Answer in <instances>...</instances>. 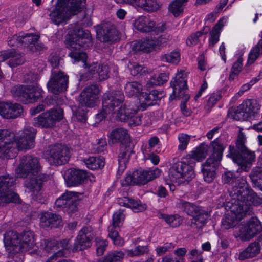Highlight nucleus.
Segmentation results:
<instances>
[{"mask_svg":"<svg viewBox=\"0 0 262 262\" xmlns=\"http://www.w3.org/2000/svg\"><path fill=\"white\" fill-rule=\"evenodd\" d=\"M61 216L55 213L45 212L40 215V226L42 228L57 227L61 225Z\"/></svg>","mask_w":262,"mask_h":262,"instance_id":"nucleus-29","label":"nucleus"},{"mask_svg":"<svg viewBox=\"0 0 262 262\" xmlns=\"http://www.w3.org/2000/svg\"><path fill=\"white\" fill-rule=\"evenodd\" d=\"M168 77L165 74L161 73L152 76L147 82V88L160 85L167 81Z\"/></svg>","mask_w":262,"mask_h":262,"instance_id":"nucleus-51","label":"nucleus"},{"mask_svg":"<svg viewBox=\"0 0 262 262\" xmlns=\"http://www.w3.org/2000/svg\"><path fill=\"white\" fill-rule=\"evenodd\" d=\"M128 67L131 74L133 76H137L139 74L141 75L146 72L145 68L143 67L136 62H129Z\"/></svg>","mask_w":262,"mask_h":262,"instance_id":"nucleus-54","label":"nucleus"},{"mask_svg":"<svg viewBox=\"0 0 262 262\" xmlns=\"http://www.w3.org/2000/svg\"><path fill=\"white\" fill-rule=\"evenodd\" d=\"M71 37L66 40L67 47L71 50L69 56L73 60V62L81 61L83 66L88 70L89 78H95L99 81L105 80L108 77V67L104 64L97 62L87 66V55L82 50L92 45V37L89 30L76 27L70 34Z\"/></svg>","mask_w":262,"mask_h":262,"instance_id":"nucleus-2","label":"nucleus"},{"mask_svg":"<svg viewBox=\"0 0 262 262\" xmlns=\"http://www.w3.org/2000/svg\"><path fill=\"white\" fill-rule=\"evenodd\" d=\"M246 141V138L241 130H239L238 137L236 141V148L237 151L245 149L246 147L245 145Z\"/></svg>","mask_w":262,"mask_h":262,"instance_id":"nucleus-62","label":"nucleus"},{"mask_svg":"<svg viewBox=\"0 0 262 262\" xmlns=\"http://www.w3.org/2000/svg\"><path fill=\"white\" fill-rule=\"evenodd\" d=\"M239 231L241 239L249 241L262 231V225L256 217H252L246 224L242 225Z\"/></svg>","mask_w":262,"mask_h":262,"instance_id":"nucleus-18","label":"nucleus"},{"mask_svg":"<svg viewBox=\"0 0 262 262\" xmlns=\"http://www.w3.org/2000/svg\"><path fill=\"white\" fill-rule=\"evenodd\" d=\"M256 104V102L253 100H249L244 102L237 107L235 111L233 112L230 111L228 114L229 117L238 121L247 120L256 112L255 107Z\"/></svg>","mask_w":262,"mask_h":262,"instance_id":"nucleus-19","label":"nucleus"},{"mask_svg":"<svg viewBox=\"0 0 262 262\" xmlns=\"http://www.w3.org/2000/svg\"><path fill=\"white\" fill-rule=\"evenodd\" d=\"M126 94L129 96H137L139 98L141 91L142 90V85L137 81H131L127 82L124 87Z\"/></svg>","mask_w":262,"mask_h":262,"instance_id":"nucleus-41","label":"nucleus"},{"mask_svg":"<svg viewBox=\"0 0 262 262\" xmlns=\"http://www.w3.org/2000/svg\"><path fill=\"white\" fill-rule=\"evenodd\" d=\"M27 178L25 185L29 192L31 193L33 200L39 203H42V197L40 191L42 187V183L47 179V176L41 174L40 172L37 174H33Z\"/></svg>","mask_w":262,"mask_h":262,"instance_id":"nucleus-14","label":"nucleus"},{"mask_svg":"<svg viewBox=\"0 0 262 262\" xmlns=\"http://www.w3.org/2000/svg\"><path fill=\"white\" fill-rule=\"evenodd\" d=\"M159 142V138L156 136L150 138L148 140V144L145 146L144 154H147L148 152L151 151V149L155 147Z\"/></svg>","mask_w":262,"mask_h":262,"instance_id":"nucleus-64","label":"nucleus"},{"mask_svg":"<svg viewBox=\"0 0 262 262\" xmlns=\"http://www.w3.org/2000/svg\"><path fill=\"white\" fill-rule=\"evenodd\" d=\"M35 245L34 234L30 230H25L19 235L18 246L15 252H26L32 249Z\"/></svg>","mask_w":262,"mask_h":262,"instance_id":"nucleus-27","label":"nucleus"},{"mask_svg":"<svg viewBox=\"0 0 262 262\" xmlns=\"http://www.w3.org/2000/svg\"><path fill=\"white\" fill-rule=\"evenodd\" d=\"M107 243L106 240L98 237L96 238V251L98 255L100 256L103 254Z\"/></svg>","mask_w":262,"mask_h":262,"instance_id":"nucleus-58","label":"nucleus"},{"mask_svg":"<svg viewBox=\"0 0 262 262\" xmlns=\"http://www.w3.org/2000/svg\"><path fill=\"white\" fill-rule=\"evenodd\" d=\"M39 37L37 35L22 33V46L26 47L31 51L34 52L36 49L35 45Z\"/></svg>","mask_w":262,"mask_h":262,"instance_id":"nucleus-43","label":"nucleus"},{"mask_svg":"<svg viewBox=\"0 0 262 262\" xmlns=\"http://www.w3.org/2000/svg\"><path fill=\"white\" fill-rule=\"evenodd\" d=\"M203 32L202 31H198L189 36L186 40V44L189 46H191L196 45L199 42V38L203 34Z\"/></svg>","mask_w":262,"mask_h":262,"instance_id":"nucleus-61","label":"nucleus"},{"mask_svg":"<svg viewBox=\"0 0 262 262\" xmlns=\"http://www.w3.org/2000/svg\"><path fill=\"white\" fill-rule=\"evenodd\" d=\"M86 167L90 169L95 170L103 167L104 165V160L102 158L97 157H89L82 160Z\"/></svg>","mask_w":262,"mask_h":262,"instance_id":"nucleus-44","label":"nucleus"},{"mask_svg":"<svg viewBox=\"0 0 262 262\" xmlns=\"http://www.w3.org/2000/svg\"><path fill=\"white\" fill-rule=\"evenodd\" d=\"M14 96L25 104L34 103L41 96L39 89L33 86L19 85L12 89Z\"/></svg>","mask_w":262,"mask_h":262,"instance_id":"nucleus-11","label":"nucleus"},{"mask_svg":"<svg viewBox=\"0 0 262 262\" xmlns=\"http://www.w3.org/2000/svg\"><path fill=\"white\" fill-rule=\"evenodd\" d=\"M242 68V60L238 58V60L234 63L231 73L229 75V80H233L235 76H236L241 71Z\"/></svg>","mask_w":262,"mask_h":262,"instance_id":"nucleus-57","label":"nucleus"},{"mask_svg":"<svg viewBox=\"0 0 262 262\" xmlns=\"http://www.w3.org/2000/svg\"><path fill=\"white\" fill-rule=\"evenodd\" d=\"M262 246V235L258 237L257 241L250 243L248 246L239 254V259L244 260L252 258L260 253Z\"/></svg>","mask_w":262,"mask_h":262,"instance_id":"nucleus-31","label":"nucleus"},{"mask_svg":"<svg viewBox=\"0 0 262 262\" xmlns=\"http://www.w3.org/2000/svg\"><path fill=\"white\" fill-rule=\"evenodd\" d=\"M68 85V76L63 72L52 71L49 81L47 84L49 91L55 94L66 91Z\"/></svg>","mask_w":262,"mask_h":262,"instance_id":"nucleus-15","label":"nucleus"},{"mask_svg":"<svg viewBox=\"0 0 262 262\" xmlns=\"http://www.w3.org/2000/svg\"><path fill=\"white\" fill-rule=\"evenodd\" d=\"M125 256L122 251H113L109 252L102 260L98 262H122Z\"/></svg>","mask_w":262,"mask_h":262,"instance_id":"nucleus-49","label":"nucleus"},{"mask_svg":"<svg viewBox=\"0 0 262 262\" xmlns=\"http://www.w3.org/2000/svg\"><path fill=\"white\" fill-rule=\"evenodd\" d=\"M178 139L180 142L178 148L179 150H184L187 146L188 143L190 139V137L188 135L181 134L179 135Z\"/></svg>","mask_w":262,"mask_h":262,"instance_id":"nucleus-60","label":"nucleus"},{"mask_svg":"<svg viewBox=\"0 0 262 262\" xmlns=\"http://www.w3.org/2000/svg\"><path fill=\"white\" fill-rule=\"evenodd\" d=\"M213 153L202 164V172L204 180L207 183L211 182L215 176V169L220 165L224 150L222 144L214 140L211 142Z\"/></svg>","mask_w":262,"mask_h":262,"instance_id":"nucleus-7","label":"nucleus"},{"mask_svg":"<svg viewBox=\"0 0 262 262\" xmlns=\"http://www.w3.org/2000/svg\"><path fill=\"white\" fill-rule=\"evenodd\" d=\"M78 198L73 192H66L55 201V205L58 207L67 208L69 213H74L77 210Z\"/></svg>","mask_w":262,"mask_h":262,"instance_id":"nucleus-23","label":"nucleus"},{"mask_svg":"<svg viewBox=\"0 0 262 262\" xmlns=\"http://www.w3.org/2000/svg\"><path fill=\"white\" fill-rule=\"evenodd\" d=\"M124 95L120 92L106 93L103 95L102 111L96 115L99 121L109 116L121 121L126 122L130 127L142 124L143 116L137 114L136 108L133 103L123 104Z\"/></svg>","mask_w":262,"mask_h":262,"instance_id":"nucleus-3","label":"nucleus"},{"mask_svg":"<svg viewBox=\"0 0 262 262\" xmlns=\"http://www.w3.org/2000/svg\"><path fill=\"white\" fill-rule=\"evenodd\" d=\"M41 248L48 252H55L60 249L59 241L55 239H43L41 242Z\"/></svg>","mask_w":262,"mask_h":262,"instance_id":"nucleus-50","label":"nucleus"},{"mask_svg":"<svg viewBox=\"0 0 262 262\" xmlns=\"http://www.w3.org/2000/svg\"><path fill=\"white\" fill-rule=\"evenodd\" d=\"M87 177L88 174L85 171L76 169H70L64 174L65 180L71 186L81 184Z\"/></svg>","mask_w":262,"mask_h":262,"instance_id":"nucleus-28","label":"nucleus"},{"mask_svg":"<svg viewBox=\"0 0 262 262\" xmlns=\"http://www.w3.org/2000/svg\"><path fill=\"white\" fill-rule=\"evenodd\" d=\"M22 41V33L14 35L8 38V43L10 46H21Z\"/></svg>","mask_w":262,"mask_h":262,"instance_id":"nucleus-59","label":"nucleus"},{"mask_svg":"<svg viewBox=\"0 0 262 262\" xmlns=\"http://www.w3.org/2000/svg\"><path fill=\"white\" fill-rule=\"evenodd\" d=\"M171 85L173 88V94L176 97L178 98H184L185 100H189V95L186 93L188 88L187 74L184 71H178L171 81Z\"/></svg>","mask_w":262,"mask_h":262,"instance_id":"nucleus-17","label":"nucleus"},{"mask_svg":"<svg viewBox=\"0 0 262 262\" xmlns=\"http://www.w3.org/2000/svg\"><path fill=\"white\" fill-rule=\"evenodd\" d=\"M174 247V245L172 243H166L162 246H157L155 249V251L157 255L161 256L167 252L172 251Z\"/></svg>","mask_w":262,"mask_h":262,"instance_id":"nucleus-55","label":"nucleus"},{"mask_svg":"<svg viewBox=\"0 0 262 262\" xmlns=\"http://www.w3.org/2000/svg\"><path fill=\"white\" fill-rule=\"evenodd\" d=\"M261 39L258 43L252 48L249 52L247 64H251L262 55V31L259 34Z\"/></svg>","mask_w":262,"mask_h":262,"instance_id":"nucleus-42","label":"nucleus"},{"mask_svg":"<svg viewBox=\"0 0 262 262\" xmlns=\"http://www.w3.org/2000/svg\"><path fill=\"white\" fill-rule=\"evenodd\" d=\"M162 59L168 63L178 64L180 61V53L179 51H173L163 55Z\"/></svg>","mask_w":262,"mask_h":262,"instance_id":"nucleus-52","label":"nucleus"},{"mask_svg":"<svg viewBox=\"0 0 262 262\" xmlns=\"http://www.w3.org/2000/svg\"><path fill=\"white\" fill-rule=\"evenodd\" d=\"M23 111L21 106L17 103L0 102V115L4 118L15 119L20 116Z\"/></svg>","mask_w":262,"mask_h":262,"instance_id":"nucleus-24","label":"nucleus"},{"mask_svg":"<svg viewBox=\"0 0 262 262\" xmlns=\"http://www.w3.org/2000/svg\"><path fill=\"white\" fill-rule=\"evenodd\" d=\"M84 0H57L50 11L51 21L56 25L66 23L72 16L81 11V4Z\"/></svg>","mask_w":262,"mask_h":262,"instance_id":"nucleus-6","label":"nucleus"},{"mask_svg":"<svg viewBox=\"0 0 262 262\" xmlns=\"http://www.w3.org/2000/svg\"><path fill=\"white\" fill-rule=\"evenodd\" d=\"M238 184L230 191L232 199L226 205L230 213L222 221L225 229L233 227L244 215L251 214L252 205L257 206L262 204V197L258 196L252 189H248L245 179H242Z\"/></svg>","mask_w":262,"mask_h":262,"instance_id":"nucleus-1","label":"nucleus"},{"mask_svg":"<svg viewBox=\"0 0 262 262\" xmlns=\"http://www.w3.org/2000/svg\"><path fill=\"white\" fill-rule=\"evenodd\" d=\"M19 237V235L13 231H9L4 234V243L8 250L13 253H16L15 247L18 246Z\"/></svg>","mask_w":262,"mask_h":262,"instance_id":"nucleus-36","label":"nucleus"},{"mask_svg":"<svg viewBox=\"0 0 262 262\" xmlns=\"http://www.w3.org/2000/svg\"><path fill=\"white\" fill-rule=\"evenodd\" d=\"M63 118V110L61 108L50 110L35 118L33 124L35 126L42 128H51L55 125L56 122Z\"/></svg>","mask_w":262,"mask_h":262,"instance_id":"nucleus-12","label":"nucleus"},{"mask_svg":"<svg viewBox=\"0 0 262 262\" xmlns=\"http://www.w3.org/2000/svg\"><path fill=\"white\" fill-rule=\"evenodd\" d=\"M229 153L227 156L230 157L234 163L239 166L237 172L248 171L252 163L254 161L255 155L254 152L249 150L247 148L237 151L234 146H230Z\"/></svg>","mask_w":262,"mask_h":262,"instance_id":"nucleus-8","label":"nucleus"},{"mask_svg":"<svg viewBox=\"0 0 262 262\" xmlns=\"http://www.w3.org/2000/svg\"><path fill=\"white\" fill-rule=\"evenodd\" d=\"M249 177L253 186L262 190V167H256L253 168Z\"/></svg>","mask_w":262,"mask_h":262,"instance_id":"nucleus-45","label":"nucleus"},{"mask_svg":"<svg viewBox=\"0 0 262 262\" xmlns=\"http://www.w3.org/2000/svg\"><path fill=\"white\" fill-rule=\"evenodd\" d=\"M97 35L103 42H114L118 39V33L114 24L110 22L102 23L97 26Z\"/></svg>","mask_w":262,"mask_h":262,"instance_id":"nucleus-20","label":"nucleus"},{"mask_svg":"<svg viewBox=\"0 0 262 262\" xmlns=\"http://www.w3.org/2000/svg\"><path fill=\"white\" fill-rule=\"evenodd\" d=\"M118 203L121 206L130 208L134 212H138L144 211L146 205L139 200H135L127 197L119 198Z\"/></svg>","mask_w":262,"mask_h":262,"instance_id":"nucleus-34","label":"nucleus"},{"mask_svg":"<svg viewBox=\"0 0 262 262\" xmlns=\"http://www.w3.org/2000/svg\"><path fill=\"white\" fill-rule=\"evenodd\" d=\"M133 153V148L130 144L121 145L118 156L119 162L125 164L129 159Z\"/></svg>","mask_w":262,"mask_h":262,"instance_id":"nucleus-46","label":"nucleus"},{"mask_svg":"<svg viewBox=\"0 0 262 262\" xmlns=\"http://www.w3.org/2000/svg\"><path fill=\"white\" fill-rule=\"evenodd\" d=\"M15 180L8 174L0 176V205L18 202L19 196L10 189L14 184Z\"/></svg>","mask_w":262,"mask_h":262,"instance_id":"nucleus-10","label":"nucleus"},{"mask_svg":"<svg viewBox=\"0 0 262 262\" xmlns=\"http://www.w3.org/2000/svg\"><path fill=\"white\" fill-rule=\"evenodd\" d=\"M117 3H125L133 6L137 11L143 10L147 12L158 11L160 6L157 0H114Z\"/></svg>","mask_w":262,"mask_h":262,"instance_id":"nucleus-21","label":"nucleus"},{"mask_svg":"<svg viewBox=\"0 0 262 262\" xmlns=\"http://www.w3.org/2000/svg\"><path fill=\"white\" fill-rule=\"evenodd\" d=\"M37 130L28 126L17 133L9 129H0V157L11 159L16 155L15 143L19 150L32 148L35 146Z\"/></svg>","mask_w":262,"mask_h":262,"instance_id":"nucleus-4","label":"nucleus"},{"mask_svg":"<svg viewBox=\"0 0 262 262\" xmlns=\"http://www.w3.org/2000/svg\"><path fill=\"white\" fill-rule=\"evenodd\" d=\"M178 208L182 209L187 214L193 216L196 214L202 208L197 206L188 202H186L183 200H180L177 203Z\"/></svg>","mask_w":262,"mask_h":262,"instance_id":"nucleus-39","label":"nucleus"},{"mask_svg":"<svg viewBox=\"0 0 262 262\" xmlns=\"http://www.w3.org/2000/svg\"><path fill=\"white\" fill-rule=\"evenodd\" d=\"M94 235L91 226L83 227L79 232L73 248V251L83 250L90 247Z\"/></svg>","mask_w":262,"mask_h":262,"instance_id":"nucleus-22","label":"nucleus"},{"mask_svg":"<svg viewBox=\"0 0 262 262\" xmlns=\"http://www.w3.org/2000/svg\"><path fill=\"white\" fill-rule=\"evenodd\" d=\"M125 215L123 212V210H119L116 211L113 215L112 226L114 227L120 226L124 219Z\"/></svg>","mask_w":262,"mask_h":262,"instance_id":"nucleus-56","label":"nucleus"},{"mask_svg":"<svg viewBox=\"0 0 262 262\" xmlns=\"http://www.w3.org/2000/svg\"><path fill=\"white\" fill-rule=\"evenodd\" d=\"M109 143L114 144L120 142L122 145L130 144L129 135L126 129L123 128H117L113 129L108 136Z\"/></svg>","mask_w":262,"mask_h":262,"instance_id":"nucleus-30","label":"nucleus"},{"mask_svg":"<svg viewBox=\"0 0 262 262\" xmlns=\"http://www.w3.org/2000/svg\"><path fill=\"white\" fill-rule=\"evenodd\" d=\"M8 65L11 68H14L21 65L25 61L23 55L15 51H9Z\"/></svg>","mask_w":262,"mask_h":262,"instance_id":"nucleus-47","label":"nucleus"},{"mask_svg":"<svg viewBox=\"0 0 262 262\" xmlns=\"http://www.w3.org/2000/svg\"><path fill=\"white\" fill-rule=\"evenodd\" d=\"M47 159L51 165H59L66 163L70 158L68 148L61 144H55L49 147Z\"/></svg>","mask_w":262,"mask_h":262,"instance_id":"nucleus-13","label":"nucleus"},{"mask_svg":"<svg viewBox=\"0 0 262 262\" xmlns=\"http://www.w3.org/2000/svg\"><path fill=\"white\" fill-rule=\"evenodd\" d=\"M165 39L162 36L158 38H151L140 40L135 42L132 45L133 50L142 51L144 53H148L153 51L157 46L161 45L163 43L162 40Z\"/></svg>","mask_w":262,"mask_h":262,"instance_id":"nucleus-25","label":"nucleus"},{"mask_svg":"<svg viewBox=\"0 0 262 262\" xmlns=\"http://www.w3.org/2000/svg\"><path fill=\"white\" fill-rule=\"evenodd\" d=\"M100 92L99 86L92 84L85 87L81 92L79 97V102L81 106L88 107L95 106L99 101Z\"/></svg>","mask_w":262,"mask_h":262,"instance_id":"nucleus-16","label":"nucleus"},{"mask_svg":"<svg viewBox=\"0 0 262 262\" xmlns=\"http://www.w3.org/2000/svg\"><path fill=\"white\" fill-rule=\"evenodd\" d=\"M163 97V94L157 90H152L149 93H142L139 97V101L144 107L153 105L156 101L160 99Z\"/></svg>","mask_w":262,"mask_h":262,"instance_id":"nucleus-35","label":"nucleus"},{"mask_svg":"<svg viewBox=\"0 0 262 262\" xmlns=\"http://www.w3.org/2000/svg\"><path fill=\"white\" fill-rule=\"evenodd\" d=\"M187 0H173L169 5V10L174 16H179L183 11V7Z\"/></svg>","mask_w":262,"mask_h":262,"instance_id":"nucleus-48","label":"nucleus"},{"mask_svg":"<svg viewBox=\"0 0 262 262\" xmlns=\"http://www.w3.org/2000/svg\"><path fill=\"white\" fill-rule=\"evenodd\" d=\"M159 219H163L167 224L172 227L179 226L182 222V218L178 214L168 215L159 211L157 214Z\"/></svg>","mask_w":262,"mask_h":262,"instance_id":"nucleus-40","label":"nucleus"},{"mask_svg":"<svg viewBox=\"0 0 262 262\" xmlns=\"http://www.w3.org/2000/svg\"><path fill=\"white\" fill-rule=\"evenodd\" d=\"M41 166L37 158L31 155L23 156L20 160L18 167L16 169L18 177L25 178L40 172Z\"/></svg>","mask_w":262,"mask_h":262,"instance_id":"nucleus-9","label":"nucleus"},{"mask_svg":"<svg viewBox=\"0 0 262 262\" xmlns=\"http://www.w3.org/2000/svg\"><path fill=\"white\" fill-rule=\"evenodd\" d=\"M147 171L142 169H138L132 173L127 174L123 180H121V185L126 186L129 185H144L148 183Z\"/></svg>","mask_w":262,"mask_h":262,"instance_id":"nucleus-26","label":"nucleus"},{"mask_svg":"<svg viewBox=\"0 0 262 262\" xmlns=\"http://www.w3.org/2000/svg\"><path fill=\"white\" fill-rule=\"evenodd\" d=\"M193 216L190 226L193 228H201L205 225L210 215L208 211L202 208Z\"/></svg>","mask_w":262,"mask_h":262,"instance_id":"nucleus-37","label":"nucleus"},{"mask_svg":"<svg viewBox=\"0 0 262 262\" xmlns=\"http://www.w3.org/2000/svg\"><path fill=\"white\" fill-rule=\"evenodd\" d=\"M86 110L79 107L76 112L74 113V118L80 122H85L86 120Z\"/></svg>","mask_w":262,"mask_h":262,"instance_id":"nucleus-63","label":"nucleus"},{"mask_svg":"<svg viewBox=\"0 0 262 262\" xmlns=\"http://www.w3.org/2000/svg\"><path fill=\"white\" fill-rule=\"evenodd\" d=\"M228 18L223 17L220 19L209 33V46L213 47L219 41L223 27L227 23Z\"/></svg>","mask_w":262,"mask_h":262,"instance_id":"nucleus-32","label":"nucleus"},{"mask_svg":"<svg viewBox=\"0 0 262 262\" xmlns=\"http://www.w3.org/2000/svg\"><path fill=\"white\" fill-rule=\"evenodd\" d=\"M134 25L138 31L142 32H149L154 30L156 23L150 17L142 16L135 20Z\"/></svg>","mask_w":262,"mask_h":262,"instance_id":"nucleus-33","label":"nucleus"},{"mask_svg":"<svg viewBox=\"0 0 262 262\" xmlns=\"http://www.w3.org/2000/svg\"><path fill=\"white\" fill-rule=\"evenodd\" d=\"M207 145L201 144L196 149L181 161L174 162L169 169L168 177L172 182L179 184H187L195 177L194 167L195 161L205 159L208 152Z\"/></svg>","mask_w":262,"mask_h":262,"instance_id":"nucleus-5","label":"nucleus"},{"mask_svg":"<svg viewBox=\"0 0 262 262\" xmlns=\"http://www.w3.org/2000/svg\"><path fill=\"white\" fill-rule=\"evenodd\" d=\"M148 251V248L146 246H138L134 249L125 250V252L129 257L139 256Z\"/></svg>","mask_w":262,"mask_h":262,"instance_id":"nucleus-53","label":"nucleus"},{"mask_svg":"<svg viewBox=\"0 0 262 262\" xmlns=\"http://www.w3.org/2000/svg\"><path fill=\"white\" fill-rule=\"evenodd\" d=\"M242 179H245L246 182L247 187L249 189H252L249 186L246 178L245 177H241L240 178H237L236 176L235 175L234 172H231L230 171L224 172L222 176V180L223 183L224 184H229L232 185V187L231 189L229 190V194H230V191L235 186L238 185L239 181H241Z\"/></svg>","mask_w":262,"mask_h":262,"instance_id":"nucleus-38","label":"nucleus"}]
</instances>
